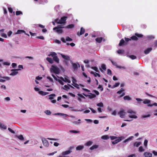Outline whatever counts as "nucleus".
<instances>
[{
    "label": "nucleus",
    "mask_w": 157,
    "mask_h": 157,
    "mask_svg": "<svg viewBox=\"0 0 157 157\" xmlns=\"http://www.w3.org/2000/svg\"><path fill=\"white\" fill-rule=\"evenodd\" d=\"M48 56H51L53 58V61H55L56 63H59V60L57 56V54L54 52H51L50 54L48 55Z\"/></svg>",
    "instance_id": "f257e3e1"
},
{
    "label": "nucleus",
    "mask_w": 157,
    "mask_h": 157,
    "mask_svg": "<svg viewBox=\"0 0 157 157\" xmlns=\"http://www.w3.org/2000/svg\"><path fill=\"white\" fill-rule=\"evenodd\" d=\"M127 113L130 114V115H128V117H129L135 119L137 118V116L135 115L136 113L134 111L131 109H129L127 110Z\"/></svg>",
    "instance_id": "f03ea898"
},
{
    "label": "nucleus",
    "mask_w": 157,
    "mask_h": 157,
    "mask_svg": "<svg viewBox=\"0 0 157 157\" xmlns=\"http://www.w3.org/2000/svg\"><path fill=\"white\" fill-rule=\"evenodd\" d=\"M64 27H62L61 25L58 26V27H56L53 28V30H56V32L59 34L62 33L63 32V30L62 29V28H64Z\"/></svg>",
    "instance_id": "7ed1b4c3"
},
{
    "label": "nucleus",
    "mask_w": 157,
    "mask_h": 157,
    "mask_svg": "<svg viewBox=\"0 0 157 157\" xmlns=\"http://www.w3.org/2000/svg\"><path fill=\"white\" fill-rule=\"evenodd\" d=\"M52 68H50V70L51 73L53 72L56 74H58L59 73V71L58 68L56 66L52 65Z\"/></svg>",
    "instance_id": "20e7f679"
},
{
    "label": "nucleus",
    "mask_w": 157,
    "mask_h": 157,
    "mask_svg": "<svg viewBox=\"0 0 157 157\" xmlns=\"http://www.w3.org/2000/svg\"><path fill=\"white\" fill-rule=\"evenodd\" d=\"M109 60L112 63V64L113 65L116 66L118 68H119V69H126V68L125 67H124V66H118L117 65V63L116 62H113L111 59H109Z\"/></svg>",
    "instance_id": "39448f33"
},
{
    "label": "nucleus",
    "mask_w": 157,
    "mask_h": 157,
    "mask_svg": "<svg viewBox=\"0 0 157 157\" xmlns=\"http://www.w3.org/2000/svg\"><path fill=\"white\" fill-rule=\"evenodd\" d=\"M74 147L73 146L70 147L69 148V150L63 152L62 153V154L63 155L65 156V155L70 154L72 152V151L71 150Z\"/></svg>",
    "instance_id": "423d86ee"
},
{
    "label": "nucleus",
    "mask_w": 157,
    "mask_h": 157,
    "mask_svg": "<svg viewBox=\"0 0 157 157\" xmlns=\"http://www.w3.org/2000/svg\"><path fill=\"white\" fill-rule=\"evenodd\" d=\"M20 69H13L11 70V71H12L10 74V75L14 76L17 75L18 73V71L20 70Z\"/></svg>",
    "instance_id": "0eeeda50"
},
{
    "label": "nucleus",
    "mask_w": 157,
    "mask_h": 157,
    "mask_svg": "<svg viewBox=\"0 0 157 157\" xmlns=\"http://www.w3.org/2000/svg\"><path fill=\"white\" fill-rule=\"evenodd\" d=\"M126 113L124 111V110L123 109H121L119 112L118 113L120 117L121 118H123L124 116L125 115Z\"/></svg>",
    "instance_id": "6e6552de"
},
{
    "label": "nucleus",
    "mask_w": 157,
    "mask_h": 157,
    "mask_svg": "<svg viewBox=\"0 0 157 157\" xmlns=\"http://www.w3.org/2000/svg\"><path fill=\"white\" fill-rule=\"evenodd\" d=\"M42 140L44 146L46 147H48V142L45 138L42 139Z\"/></svg>",
    "instance_id": "1a4fd4ad"
},
{
    "label": "nucleus",
    "mask_w": 157,
    "mask_h": 157,
    "mask_svg": "<svg viewBox=\"0 0 157 157\" xmlns=\"http://www.w3.org/2000/svg\"><path fill=\"white\" fill-rule=\"evenodd\" d=\"M67 19V17H61L60 20H59V21L60 22H59V24H62L66 23V21Z\"/></svg>",
    "instance_id": "9d476101"
},
{
    "label": "nucleus",
    "mask_w": 157,
    "mask_h": 157,
    "mask_svg": "<svg viewBox=\"0 0 157 157\" xmlns=\"http://www.w3.org/2000/svg\"><path fill=\"white\" fill-rule=\"evenodd\" d=\"M85 32V29L83 27H81L80 29V31L79 33L78 32L77 34L78 36H80L83 34Z\"/></svg>",
    "instance_id": "9b49d317"
},
{
    "label": "nucleus",
    "mask_w": 157,
    "mask_h": 157,
    "mask_svg": "<svg viewBox=\"0 0 157 157\" xmlns=\"http://www.w3.org/2000/svg\"><path fill=\"white\" fill-rule=\"evenodd\" d=\"M0 128L5 130L7 128V127L5 124L0 122Z\"/></svg>",
    "instance_id": "f8f14e48"
},
{
    "label": "nucleus",
    "mask_w": 157,
    "mask_h": 157,
    "mask_svg": "<svg viewBox=\"0 0 157 157\" xmlns=\"http://www.w3.org/2000/svg\"><path fill=\"white\" fill-rule=\"evenodd\" d=\"M61 55L62 58L63 59H64L65 60L67 61H68L69 60H70V57L69 56L66 55H65L62 54H61Z\"/></svg>",
    "instance_id": "ddd939ff"
},
{
    "label": "nucleus",
    "mask_w": 157,
    "mask_h": 157,
    "mask_svg": "<svg viewBox=\"0 0 157 157\" xmlns=\"http://www.w3.org/2000/svg\"><path fill=\"white\" fill-rule=\"evenodd\" d=\"M127 44V43L125 42L123 39H122L120 40L119 45V46H122L124 44Z\"/></svg>",
    "instance_id": "4468645a"
},
{
    "label": "nucleus",
    "mask_w": 157,
    "mask_h": 157,
    "mask_svg": "<svg viewBox=\"0 0 157 157\" xmlns=\"http://www.w3.org/2000/svg\"><path fill=\"white\" fill-rule=\"evenodd\" d=\"M90 95H87L86 97H88L89 98L92 99L93 98H94L96 97V96L95 94H92V93H89Z\"/></svg>",
    "instance_id": "2eb2a0df"
},
{
    "label": "nucleus",
    "mask_w": 157,
    "mask_h": 157,
    "mask_svg": "<svg viewBox=\"0 0 157 157\" xmlns=\"http://www.w3.org/2000/svg\"><path fill=\"white\" fill-rule=\"evenodd\" d=\"M106 66L105 64H102L101 65V69H100L102 73H104V71H104H105L106 70Z\"/></svg>",
    "instance_id": "dca6fc26"
},
{
    "label": "nucleus",
    "mask_w": 157,
    "mask_h": 157,
    "mask_svg": "<svg viewBox=\"0 0 157 157\" xmlns=\"http://www.w3.org/2000/svg\"><path fill=\"white\" fill-rule=\"evenodd\" d=\"M144 155L145 157H151L152 154L150 152H145L144 153Z\"/></svg>",
    "instance_id": "f3484780"
},
{
    "label": "nucleus",
    "mask_w": 157,
    "mask_h": 157,
    "mask_svg": "<svg viewBox=\"0 0 157 157\" xmlns=\"http://www.w3.org/2000/svg\"><path fill=\"white\" fill-rule=\"evenodd\" d=\"M152 48H148L144 51V53L147 55L148 54L151 50Z\"/></svg>",
    "instance_id": "a211bd4d"
},
{
    "label": "nucleus",
    "mask_w": 157,
    "mask_h": 157,
    "mask_svg": "<svg viewBox=\"0 0 157 157\" xmlns=\"http://www.w3.org/2000/svg\"><path fill=\"white\" fill-rule=\"evenodd\" d=\"M54 115H55L63 116L65 117L68 116L67 114L61 113H55Z\"/></svg>",
    "instance_id": "6ab92c4d"
},
{
    "label": "nucleus",
    "mask_w": 157,
    "mask_h": 157,
    "mask_svg": "<svg viewBox=\"0 0 157 157\" xmlns=\"http://www.w3.org/2000/svg\"><path fill=\"white\" fill-rule=\"evenodd\" d=\"M46 60L48 61L50 63L52 64L53 63L54 61L51 58L47 57L46 58Z\"/></svg>",
    "instance_id": "aec40b11"
},
{
    "label": "nucleus",
    "mask_w": 157,
    "mask_h": 157,
    "mask_svg": "<svg viewBox=\"0 0 157 157\" xmlns=\"http://www.w3.org/2000/svg\"><path fill=\"white\" fill-rule=\"evenodd\" d=\"M102 39H103V38L102 37H100V38H96L95 39V40L97 42H98V43H100L101 42Z\"/></svg>",
    "instance_id": "412c9836"
},
{
    "label": "nucleus",
    "mask_w": 157,
    "mask_h": 157,
    "mask_svg": "<svg viewBox=\"0 0 157 157\" xmlns=\"http://www.w3.org/2000/svg\"><path fill=\"white\" fill-rule=\"evenodd\" d=\"M84 147L83 146L79 145L76 148V150L77 151L81 150Z\"/></svg>",
    "instance_id": "4be33fe9"
},
{
    "label": "nucleus",
    "mask_w": 157,
    "mask_h": 157,
    "mask_svg": "<svg viewBox=\"0 0 157 157\" xmlns=\"http://www.w3.org/2000/svg\"><path fill=\"white\" fill-rule=\"evenodd\" d=\"M124 99L125 100L129 101L131 100V98L129 96H126L124 97Z\"/></svg>",
    "instance_id": "5701e85b"
},
{
    "label": "nucleus",
    "mask_w": 157,
    "mask_h": 157,
    "mask_svg": "<svg viewBox=\"0 0 157 157\" xmlns=\"http://www.w3.org/2000/svg\"><path fill=\"white\" fill-rule=\"evenodd\" d=\"M134 137L133 136H131L130 137H129L127 139H126L124 141V143H126L127 142H128L129 141H130L132 140V139Z\"/></svg>",
    "instance_id": "b1692460"
},
{
    "label": "nucleus",
    "mask_w": 157,
    "mask_h": 157,
    "mask_svg": "<svg viewBox=\"0 0 157 157\" xmlns=\"http://www.w3.org/2000/svg\"><path fill=\"white\" fill-rule=\"evenodd\" d=\"M56 96V95L55 94H51L48 96L49 97L48 99L50 100H52L54 98L53 97H55Z\"/></svg>",
    "instance_id": "393cba45"
},
{
    "label": "nucleus",
    "mask_w": 157,
    "mask_h": 157,
    "mask_svg": "<svg viewBox=\"0 0 157 157\" xmlns=\"http://www.w3.org/2000/svg\"><path fill=\"white\" fill-rule=\"evenodd\" d=\"M151 102V101L150 100L145 99L144 101L143 102V103L144 104H149V103Z\"/></svg>",
    "instance_id": "a878e982"
},
{
    "label": "nucleus",
    "mask_w": 157,
    "mask_h": 157,
    "mask_svg": "<svg viewBox=\"0 0 157 157\" xmlns=\"http://www.w3.org/2000/svg\"><path fill=\"white\" fill-rule=\"evenodd\" d=\"M74 25L73 24H70L67 26L66 28L67 29H72L74 28Z\"/></svg>",
    "instance_id": "bb28decb"
},
{
    "label": "nucleus",
    "mask_w": 157,
    "mask_h": 157,
    "mask_svg": "<svg viewBox=\"0 0 157 157\" xmlns=\"http://www.w3.org/2000/svg\"><path fill=\"white\" fill-rule=\"evenodd\" d=\"M98 147V146L97 145H94L91 147L90 149L91 150H94V149L97 148Z\"/></svg>",
    "instance_id": "cd10ccee"
},
{
    "label": "nucleus",
    "mask_w": 157,
    "mask_h": 157,
    "mask_svg": "<svg viewBox=\"0 0 157 157\" xmlns=\"http://www.w3.org/2000/svg\"><path fill=\"white\" fill-rule=\"evenodd\" d=\"M17 137V138L20 140H24V138L22 135H19L18 136H16Z\"/></svg>",
    "instance_id": "c85d7f7f"
},
{
    "label": "nucleus",
    "mask_w": 157,
    "mask_h": 157,
    "mask_svg": "<svg viewBox=\"0 0 157 157\" xmlns=\"http://www.w3.org/2000/svg\"><path fill=\"white\" fill-rule=\"evenodd\" d=\"M109 136L108 135H104L102 136L101 138L103 140H107L109 139Z\"/></svg>",
    "instance_id": "c756f323"
},
{
    "label": "nucleus",
    "mask_w": 157,
    "mask_h": 157,
    "mask_svg": "<svg viewBox=\"0 0 157 157\" xmlns=\"http://www.w3.org/2000/svg\"><path fill=\"white\" fill-rule=\"evenodd\" d=\"M130 39L134 40H138V38L136 35L132 36Z\"/></svg>",
    "instance_id": "7c9ffc66"
},
{
    "label": "nucleus",
    "mask_w": 157,
    "mask_h": 157,
    "mask_svg": "<svg viewBox=\"0 0 157 157\" xmlns=\"http://www.w3.org/2000/svg\"><path fill=\"white\" fill-rule=\"evenodd\" d=\"M21 33H25V31L22 30H18L17 31V33H16V34H21Z\"/></svg>",
    "instance_id": "2f4dec72"
},
{
    "label": "nucleus",
    "mask_w": 157,
    "mask_h": 157,
    "mask_svg": "<svg viewBox=\"0 0 157 157\" xmlns=\"http://www.w3.org/2000/svg\"><path fill=\"white\" fill-rule=\"evenodd\" d=\"M72 66L74 69L75 70H76L78 68V65L75 63H73Z\"/></svg>",
    "instance_id": "473e14b6"
},
{
    "label": "nucleus",
    "mask_w": 157,
    "mask_h": 157,
    "mask_svg": "<svg viewBox=\"0 0 157 157\" xmlns=\"http://www.w3.org/2000/svg\"><path fill=\"white\" fill-rule=\"evenodd\" d=\"M145 151V149H144L143 147L141 146L139 147V151L140 152L144 151Z\"/></svg>",
    "instance_id": "72a5a7b5"
},
{
    "label": "nucleus",
    "mask_w": 157,
    "mask_h": 157,
    "mask_svg": "<svg viewBox=\"0 0 157 157\" xmlns=\"http://www.w3.org/2000/svg\"><path fill=\"white\" fill-rule=\"evenodd\" d=\"M0 88L3 90H2L3 91H4L6 90V86L4 85H2L1 86Z\"/></svg>",
    "instance_id": "f704fd0d"
},
{
    "label": "nucleus",
    "mask_w": 157,
    "mask_h": 157,
    "mask_svg": "<svg viewBox=\"0 0 157 157\" xmlns=\"http://www.w3.org/2000/svg\"><path fill=\"white\" fill-rule=\"evenodd\" d=\"M44 113L47 115H50L51 114V112L49 110H46L44 112Z\"/></svg>",
    "instance_id": "c9c22d12"
},
{
    "label": "nucleus",
    "mask_w": 157,
    "mask_h": 157,
    "mask_svg": "<svg viewBox=\"0 0 157 157\" xmlns=\"http://www.w3.org/2000/svg\"><path fill=\"white\" fill-rule=\"evenodd\" d=\"M92 142L91 141H89L87 142L85 144L86 146H90L92 145Z\"/></svg>",
    "instance_id": "e433bc0d"
},
{
    "label": "nucleus",
    "mask_w": 157,
    "mask_h": 157,
    "mask_svg": "<svg viewBox=\"0 0 157 157\" xmlns=\"http://www.w3.org/2000/svg\"><path fill=\"white\" fill-rule=\"evenodd\" d=\"M129 57L131 58L132 59H135L136 58V57L133 55L129 56Z\"/></svg>",
    "instance_id": "4c0bfd02"
},
{
    "label": "nucleus",
    "mask_w": 157,
    "mask_h": 157,
    "mask_svg": "<svg viewBox=\"0 0 157 157\" xmlns=\"http://www.w3.org/2000/svg\"><path fill=\"white\" fill-rule=\"evenodd\" d=\"M97 105L98 106L100 107H103L104 106L103 103L101 102L99 103H98L97 104Z\"/></svg>",
    "instance_id": "58836bf2"
},
{
    "label": "nucleus",
    "mask_w": 157,
    "mask_h": 157,
    "mask_svg": "<svg viewBox=\"0 0 157 157\" xmlns=\"http://www.w3.org/2000/svg\"><path fill=\"white\" fill-rule=\"evenodd\" d=\"M59 5L56 6L54 8L55 10H56V12H58L59 10Z\"/></svg>",
    "instance_id": "ea45409f"
},
{
    "label": "nucleus",
    "mask_w": 157,
    "mask_h": 157,
    "mask_svg": "<svg viewBox=\"0 0 157 157\" xmlns=\"http://www.w3.org/2000/svg\"><path fill=\"white\" fill-rule=\"evenodd\" d=\"M66 40L67 41H72L73 40L71 38L69 37V36H67L66 37Z\"/></svg>",
    "instance_id": "a19ab883"
},
{
    "label": "nucleus",
    "mask_w": 157,
    "mask_h": 157,
    "mask_svg": "<svg viewBox=\"0 0 157 157\" xmlns=\"http://www.w3.org/2000/svg\"><path fill=\"white\" fill-rule=\"evenodd\" d=\"M135 35L138 37H141L143 36V35L142 34H139L137 33H135Z\"/></svg>",
    "instance_id": "79ce46f5"
},
{
    "label": "nucleus",
    "mask_w": 157,
    "mask_h": 157,
    "mask_svg": "<svg viewBox=\"0 0 157 157\" xmlns=\"http://www.w3.org/2000/svg\"><path fill=\"white\" fill-rule=\"evenodd\" d=\"M91 68L97 72H99L98 68L96 67H91Z\"/></svg>",
    "instance_id": "37998d69"
},
{
    "label": "nucleus",
    "mask_w": 157,
    "mask_h": 157,
    "mask_svg": "<svg viewBox=\"0 0 157 157\" xmlns=\"http://www.w3.org/2000/svg\"><path fill=\"white\" fill-rule=\"evenodd\" d=\"M20 14H22V12L20 11H16V15H18Z\"/></svg>",
    "instance_id": "c03bdc74"
},
{
    "label": "nucleus",
    "mask_w": 157,
    "mask_h": 157,
    "mask_svg": "<svg viewBox=\"0 0 157 157\" xmlns=\"http://www.w3.org/2000/svg\"><path fill=\"white\" fill-rule=\"evenodd\" d=\"M148 143V140H145L144 142V145L145 147H146L147 146V144Z\"/></svg>",
    "instance_id": "a18cd8bd"
},
{
    "label": "nucleus",
    "mask_w": 157,
    "mask_h": 157,
    "mask_svg": "<svg viewBox=\"0 0 157 157\" xmlns=\"http://www.w3.org/2000/svg\"><path fill=\"white\" fill-rule=\"evenodd\" d=\"M64 82H67L69 83H71V82L70 80L68 79L67 78L65 77L64 78Z\"/></svg>",
    "instance_id": "49530a36"
},
{
    "label": "nucleus",
    "mask_w": 157,
    "mask_h": 157,
    "mask_svg": "<svg viewBox=\"0 0 157 157\" xmlns=\"http://www.w3.org/2000/svg\"><path fill=\"white\" fill-rule=\"evenodd\" d=\"M153 105H155V106H157V103L156 102H155L154 103H153V104H148L147 105V106H152Z\"/></svg>",
    "instance_id": "de8ad7c7"
},
{
    "label": "nucleus",
    "mask_w": 157,
    "mask_h": 157,
    "mask_svg": "<svg viewBox=\"0 0 157 157\" xmlns=\"http://www.w3.org/2000/svg\"><path fill=\"white\" fill-rule=\"evenodd\" d=\"M69 132L71 133H78L79 132V131L74 130H70L69 131Z\"/></svg>",
    "instance_id": "09e8293b"
},
{
    "label": "nucleus",
    "mask_w": 157,
    "mask_h": 157,
    "mask_svg": "<svg viewBox=\"0 0 157 157\" xmlns=\"http://www.w3.org/2000/svg\"><path fill=\"white\" fill-rule=\"evenodd\" d=\"M47 139L51 140H54V141H58L59 139H55V138H48Z\"/></svg>",
    "instance_id": "8fccbe9b"
},
{
    "label": "nucleus",
    "mask_w": 157,
    "mask_h": 157,
    "mask_svg": "<svg viewBox=\"0 0 157 157\" xmlns=\"http://www.w3.org/2000/svg\"><path fill=\"white\" fill-rule=\"evenodd\" d=\"M75 87H76L77 89H79V87L78 86L79 85L77 83H75L74 84H72Z\"/></svg>",
    "instance_id": "3c124183"
},
{
    "label": "nucleus",
    "mask_w": 157,
    "mask_h": 157,
    "mask_svg": "<svg viewBox=\"0 0 157 157\" xmlns=\"http://www.w3.org/2000/svg\"><path fill=\"white\" fill-rule=\"evenodd\" d=\"M38 93L40 94L42 96L44 95L45 92H44L42 91H39Z\"/></svg>",
    "instance_id": "603ef678"
},
{
    "label": "nucleus",
    "mask_w": 157,
    "mask_h": 157,
    "mask_svg": "<svg viewBox=\"0 0 157 157\" xmlns=\"http://www.w3.org/2000/svg\"><path fill=\"white\" fill-rule=\"evenodd\" d=\"M117 53L118 54H122L124 52V51L119 49L117 51Z\"/></svg>",
    "instance_id": "864d4df0"
},
{
    "label": "nucleus",
    "mask_w": 157,
    "mask_h": 157,
    "mask_svg": "<svg viewBox=\"0 0 157 157\" xmlns=\"http://www.w3.org/2000/svg\"><path fill=\"white\" fill-rule=\"evenodd\" d=\"M150 116H151V115L150 114H148V115H143L141 117V118H145L149 117Z\"/></svg>",
    "instance_id": "5fc2aeb1"
},
{
    "label": "nucleus",
    "mask_w": 157,
    "mask_h": 157,
    "mask_svg": "<svg viewBox=\"0 0 157 157\" xmlns=\"http://www.w3.org/2000/svg\"><path fill=\"white\" fill-rule=\"evenodd\" d=\"M107 74L109 75H111L112 74L111 70L109 69H108L107 70Z\"/></svg>",
    "instance_id": "6e6d98bb"
},
{
    "label": "nucleus",
    "mask_w": 157,
    "mask_h": 157,
    "mask_svg": "<svg viewBox=\"0 0 157 157\" xmlns=\"http://www.w3.org/2000/svg\"><path fill=\"white\" fill-rule=\"evenodd\" d=\"M47 78L48 79L49 81L52 82H53V79L49 76H48Z\"/></svg>",
    "instance_id": "4d7b16f0"
},
{
    "label": "nucleus",
    "mask_w": 157,
    "mask_h": 157,
    "mask_svg": "<svg viewBox=\"0 0 157 157\" xmlns=\"http://www.w3.org/2000/svg\"><path fill=\"white\" fill-rule=\"evenodd\" d=\"M36 38L37 39H39L41 40H44V37L43 36H38L36 37Z\"/></svg>",
    "instance_id": "13d9d810"
},
{
    "label": "nucleus",
    "mask_w": 157,
    "mask_h": 157,
    "mask_svg": "<svg viewBox=\"0 0 157 157\" xmlns=\"http://www.w3.org/2000/svg\"><path fill=\"white\" fill-rule=\"evenodd\" d=\"M8 130L10 132L14 134L15 133V132L10 128H8Z\"/></svg>",
    "instance_id": "bf43d9fd"
},
{
    "label": "nucleus",
    "mask_w": 157,
    "mask_h": 157,
    "mask_svg": "<svg viewBox=\"0 0 157 157\" xmlns=\"http://www.w3.org/2000/svg\"><path fill=\"white\" fill-rule=\"evenodd\" d=\"M64 87L65 88V89L63 88V89H64V90H65V89H70V88L69 87V86H68V85H64Z\"/></svg>",
    "instance_id": "052dcab7"
},
{
    "label": "nucleus",
    "mask_w": 157,
    "mask_h": 157,
    "mask_svg": "<svg viewBox=\"0 0 157 157\" xmlns=\"http://www.w3.org/2000/svg\"><path fill=\"white\" fill-rule=\"evenodd\" d=\"M98 89H100V90H101V91H102L103 90V88L102 86L100 85H99L98 86Z\"/></svg>",
    "instance_id": "680f3d73"
},
{
    "label": "nucleus",
    "mask_w": 157,
    "mask_h": 157,
    "mask_svg": "<svg viewBox=\"0 0 157 157\" xmlns=\"http://www.w3.org/2000/svg\"><path fill=\"white\" fill-rule=\"evenodd\" d=\"M89 109H90V110L93 113H95L96 112V111L94 110L93 109L89 107Z\"/></svg>",
    "instance_id": "e2e57ef3"
},
{
    "label": "nucleus",
    "mask_w": 157,
    "mask_h": 157,
    "mask_svg": "<svg viewBox=\"0 0 157 157\" xmlns=\"http://www.w3.org/2000/svg\"><path fill=\"white\" fill-rule=\"evenodd\" d=\"M70 109H71V111H75L76 112L78 111L77 110H76V109H75L73 107H70Z\"/></svg>",
    "instance_id": "0e129e2a"
},
{
    "label": "nucleus",
    "mask_w": 157,
    "mask_h": 157,
    "mask_svg": "<svg viewBox=\"0 0 157 157\" xmlns=\"http://www.w3.org/2000/svg\"><path fill=\"white\" fill-rule=\"evenodd\" d=\"M109 137L112 140H114L116 138H117V137L115 136H110Z\"/></svg>",
    "instance_id": "69168bd1"
},
{
    "label": "nucleus",
    "mask_w": 157,
    "mask_h": 157,
    "mask_svg": "<svg viewBox=\"0 0 157 157\" xmlns=\"http://www.w3.org/2000/svg\"><path fill=\"white\" fill-rule=\"evenodd\" d=\"M120 84L119 83L117 82L113 86V87H116L118 86Z\"/></svg>",
    "instance_id": "338daca9"
},
{
    "label": "nucleus",
    "mask_w": 157,
    "mask_h": 157,
    "mask_svg": "<svg viewBox=\"0 0 157 157\" xmlns=\"http://www.w3.org/2000/svg\"><path fill=\"white\" fill-rule=\"evenodd\" d=\"M1 36L2 37H4V38H6L7 37V35L4 33H3L1 35Z\"/></svg>",
    "instance_id": "774afa93"
}]
</instances>
